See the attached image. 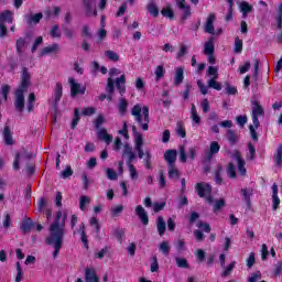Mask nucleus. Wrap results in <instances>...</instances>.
<instances>
[{
	"instance_id": "obj_3",
	"label": "nucleus",
	"mask_w": 282,
	"mask_h": 282,
	"mask_svg": "<svg viewBox=\"0 0 282 282\" xmlns=\"http://www.w3.org/2000/svg\"><path fill=\"white\" fill-rule=\"evenodd\" d=\"M131 113L134 117L135 122H139L141 129L143 131H149V123L151 122L149 119V107L137 104L131 109Z\"/></svg>"
},
{
	"instance_id": "obj_2",
	"label": "nucleus",
	"mask_w": 282,
	"mask_h": 282,
	"mask_svg": "<svg viewBox=\"0 0 282 282\" xmlns=\"http://www.w3.org/2000/svg\"><path fill=\"white\" fill-rule=\"evenodd\" d=\"M28 87H30V72L28 68L22 69V82L19 88L15 91V109L18 111H23L25 108V91H28Z\"/></svg>"
},
{
	"instance_id": "obj_63",
	"label": "nucleus",
	"mask_w": 282,
	"mask_h": 282,
	"mask_svg": "<svg viewBox=\"0 0 282 282\" xmlns=\"http://www.w3.org/2000/svg\"><path fill=\"white\" fill-rule=\"evenodd\" d=\"M177 268H188V261L184 258H176Z\"/></svg>"
},
{
	"instance_id": "obj_11",
	"label": "nucleus",
	"mask_w": 282,
	"mask_h": 282,
	"mask_svg": "<svg viewBox=\"0 0 282 282\" xmlns=\"http://www.w3.org/2000/svg\"><path fill=\"white\" fill-rule=\"evenodd\" d=\"M84 8L87 17H96L98 11L96 10V0H83Z\"/></svg>"
},
{
	"instance_id": "obj_48",
	"label": "nucleus",
	"mask_w": 282,
	"mask_h": 282,
	"mask_svg": "<svg viewBox=\"0 0 282 282\" xmlns=\"http://www.w3.org/2000/svg\"><path fill=\"white\" fill-rule=\"evenodd\" d=\"M154 74H155L156 80L164 78V74H165L164 66L163 65L156 66Z\"/></svg>"
},
{
	"instance_id": "obj_32",
	"label": "nucleus",
	"mask_w": 282,
	"mask_h": 282,
	"mask_svg": "<svg viewBox=\"0 0 282 282\" xmlns=\"http://www.w3.org/2000/svg\"><path fill=\"white\" fill-rule=\"evenodd\" d=\"M104 54L106 58H108V61H112V63H118V61H120V55L115 51L108 50Z\"/></svg>"
},
{
	"instance_id": "obj_54",
	"label": "nucleus",
	"mask_w": 282,
	"mask_h": 282,
	"mask_svg": "<svg viewBox=\"0 0 282 282\" xmlns=\"http://www.w3.org/2000/svg\"><path fill=\"white\" fill-rule=\"evenodd\" d=\"M166 187V176H164V172H159V188H165Z\"/></svg>"
},
{
	"instance_id": "obj_14",
	"label": "nucleus",
	"mask_w": 282,
	"mask_h": 282,
	"mask_svg": "<svg viewBox=\"0 0 282 282\" xmlns=\"http://www.w3.org/2000/svg\"><path fill=\"white\" fill-rule=\"evenodd\" d=\"M234 159L238 165V173H240L242 176L246 175V161L242 160L241 153L238 151L234 152Z\"/></svg>"
},
{
	"instance_id": "obj_19",
	"label": "nucleus",
	"mask_w": 282,
	"mask_h": 282,
	"mask_svg": "<svg viewBox=\"0 0 282 282\" xmlns=\"http://www.w3.org/2000/svg\"><path fill=\"white\" fill-rule=\"evenodd\" d=\"M85 281L86 282H100L98 275H96V270L88 268L85 271Z\"/></svg>"
},
{
	"instance_id": "obj_23",
	"label": "nucleus",
	"mask_w": 282,
	"mask_h": 282,
	"mask_svg": "<svg viewBox=\"0 0 282 282\" xmlns=\"http://www.w3.org/2000/svg\"><path fill=\"white\" fill-rule=\"evenodd\" d=\"M272 193L273 210H276V208H279V204H281V200L279 199V186L276 184H273Z\"/></svg>"
},
{
	"instance_id": "obj_21",
	"label": "nucleus",
	"mask_w": 282,
	"mask_h": 282,
	"mask_svg": "<svg viewBox=\"0 0 282 282\" xmlns=\"http://www.w3.org/2000/svg\"><path fill=\"white\" fill-rule=\"evenodd\" d=\"M204 54H215V39L209 37L208 41L204 44Z\"/></svg>"
},
{
	"instance_id": "obj_61",
	"label": "nucleus",
	"mask_w": 282,
	"mask_h": 282,
	"mask_svg": "<svg viewBox=\"0 0 282 282\" xmlns=\"http://www.w3.org/2000/svg\"><path fill=\"white\" fill-rule=\"evenodd\" d=\"M197 85L198 88L200 89V94H203V96H206V94H208L209 86L204 85V83H202V79L197 80Z\"/></svg>"
},
{
	"instance_id": "obj_56",
	"label": "nucleus",
	"mask_w": 282,
	"mask_h": 282,
	"mask_svg": "<svg viewBox=\"0 0 282 282\" xmlns=\"http://www.w3.org/2000/svg\"><path fill=\"white\" fill-rule=\"evenodd\" d=\"M63 180H67V177H72L74 175V171H72V166L67 165L66 169L61 173Z\"/></svg>"
},
{
	"instance_id": "obj_49",
	"label": "nucleus",
	"mask_w": 282,
	"mask_h": 282,
	"mask_svg": "<svg viewBox=\"0 0 282 282\" xmlns=\"http://www.w3.org/2000/svg\"><path fill=\"white\" fill-rule=\"evenodd\" d=\"M188 53V45L186 44H181L180 45V51L176 55V58H183V56H186V54Z\"/></svg>"
},
{
	"instance_id": "obj_59",
	"label": "nucleus",
	"mask_w": 282,
	"mask_h": 282,
	"mask_svg": "<svg viewBox=\"0 0 282 282\" xmlns=\"http://www.w3.org/2000/svg\"><path fill=\"white\" fill-rule=\"evenodd\" d=\"M176 134L180 135V138H186V130L184 129V126L182 123H177Z\"/></svg>"
},
{
	"instance_id": "obj_35",
	"label": "nucleus",
	"mask_w": 282,
	"mask_h": 282,
	"mask_svg": "<svg viewBox=\"0 0 282 282\" xmlns=\"http://www.w3.org/2000/svg\"><path fill=\"white\" fill-rule=\"evenodd\" d=\"M252 193L253 189L252 188H242L241 189V195H242V199L243 202H246L247 204H250V197H252Z\"/></svg>"
},
{
	"instance_id": "obj_37",
	"label": "nucleus",
	"mask_w": 282,
	"mask_h": 282,
	"mask_svg": "<svg viewBox=\"0 0 282 282\" xmlns=\"http://www.w3.org/2000/svg\"><path fill=\"white\" fill-rule=\"evenodd\" d=\"M159 249L160 251L166 256L170 254L171 252V245L169 243V241H162L160 245H159Z\"/></svg>"
},
{
	"instance_id": "obj_62",
	"label": "nucleus",
	"mask_w": 282,
	"mask_h": 282,
	"mask_svg": "<svg viewBox=\"0 0 282 282\" xmlns=\"http://www.w3.org/2000/svg\"><path fill=\"white\" fill-rule=\"evenodd\" d=\"M281 272H282V262L279 261L274 264V268H273V274L274 276H280L281 275Z\"/></svg>"
},
{
	"instance_id": "obj_42",
	"label": "nucleus",
	"mask_w": 282,
	"mask_h": 282,
	"mask_svg": "<svg viewBox=\"0 0 282 282\" xmlns=\"http://www.w3.org/2000/svg\"><path fill=\"white\" fill-rule=\"evenodd\" d=\"M234 51L236 52V54H241V52L243 51V41L241 39L236 37Z\"/></svg>"
},
{
	"instance_id": "obj_52",
	"label": "nucleus",
	"mask_w": 282,
	"mask_h": 282,
	"mask_svg": "<svg viewBox=\"0 0 282 282\" xmlns=\"http://www.w3.org/2000/svg\"><path fill=\"white\" fill-rule=\"evenodd\" d=\"M106 175L108 180H111L112 182H116V180H118V173H116L113 169H106Z\"/></svg>"
},
{
	"instance_id": "obj_33",
	"label": "nucleus",
	"mask_w": 282,
	"mask_h": 282,
	"mask_svg": "<svg viewBox=\"0 0 282 282\" xmlns=\"http://www.w3.org/2000/svg\"><path fill=\"white\" fill-rule=\"evenodd\" d=\"M127 107H129V101H127V99L124 98L119 99L118 109L121 116H124V113H127Z\"/></svg>"
},
{
	"instance_id": "obj_41",
	"label": "nucleus",
	"mask_w": 282,
	"mask_h": 282,
	"mask_svg": "<svg viewBox=\"0 0 282 282\" xmlns=\"http://www.w3.org/2000/svg\"><path fill=\"white\" fill-rule=\"evenodd\" d=\"M227 175L231 180H235V177H237V167H235V164H232V163L228 164V166H227Z\"/></svg>"
},
{
	"instance_id": "obj_46",
	"label": "nucleus",
	"mask_w": 282,
	"mask_h": 282,
	"mask_svg": "<svg viewBox=\"0 0 282 282\" xmlns=\"http://www.w3.org/2000/svg\"><path fill=\"white\" fill-rule=\"evenodd\" d=\"M105 115H98L96 117V119L94 120V124H95V128L98 130V129H101L100 127H102V124H105Z\"/></svg>"
},
{
	"instance_id": "obj_60",
	"label": "nucleus",
	"mask_w": 282,
	"mask_h": 282,
	"mask_svg": "<svg viewBox=\"0 0 282 282\" xmlns=\"http://www.w3.org/2000/svg\"><path fill=\"white\" fill-rule=\"evenodd\" d=\"M45 14H47V17H58V14H61V8L59 7H53V9L51 11L47 10L45 12Z\"/></svg>"
},
{
	"instance_id": "obj_4",
	"label": "nucleus",
	"mask_w": 282,
	"mask_h": 282,
	"mask_svg": "<svg viewBox=\"0 0 282 282\" xmlns=\"http://www.w3.org/2000/svg\"><path fill=\"white\" fill-rule=\"evenodd\" d=\"M213 191V187H210V184L207 183H197L196 184V193L198 197H202L205 199L207 204H214L215 199L210 195Z\"/></svg>"
},
{
	"instance_id": "obj_30",
	"label": "nucleus",
	"mask_w": 282,
	"mask_h": 282,
	"mask_svg": "<svg viewBox=\"0 0 282 282\" xmlns=\"http://www.w3.org/2000/svg\"><path fill=\"white\" fill-rule=\"evenodd\" d=\"M123 155H128L129 158V164L135 160V154L133 153V150L131 149V145L129 143H126L123 147Z\"/></svg>"
},
{
	"instance_id": "obj_50",
	"label": "nucleus",
	"mask_w": 282,
	"mask_h": 282,
	"mask_svg": "<svg viewBox=\"0 0 282 282\" xmlns=\"http://www.w3.org/2000/svg\"><path fill=\"white\" fill-rule=\"evenodd\" d=\"M273 160H274V163L278 165V166H281V163H282V145H280L278 148V152L276 154L273 156Z\"/></svg>"
},
{
	"instance_id": "obj_9",
	"label": "nucleus",
	"mask_w": 282,
	"mask_h": 282,
	"mask_svg": "<svg viewBox=\"0 0 282 282\" xmlns=\"http://www.w3.org/2000/svg\"><path fill=\"white\" fill-rule=\"evenodd\" d=\"M74 235H79V239L86 250H89V236H87V229L85 224L79 225L77 231H74Z\"/></svg>"
},
{
	"instance_id": "obj_13",
	"label": "nucleus",
	"mask_w": 282,
	"mask_h": 282,
	"mask_svg": "<svg viewBox=\"0 0 282 282\" xmlns=\"http://www.w3.org/2000/svg\"><path fill=\"white\" fill-rule=\"evenodd\" d=\"M216 17L214 13H210L205 22V32L207 34H215V21Z\"/></svg>"
},
{
	"instance_id": "obj_36",
	"label": "nucleus",
	"mask_w": 282,
	"mask_h": 282,
	"mask_svg": "<svg viewBox=\"0 0 282 282\" xmlns=\"http://www.w3.org/2000/svg\"><path fill=\"white\" fill-rule=\"evenodd\" d=\"M183 80H184V68L180 66L176 68V73H175V85H181Z\"/></svg>"
},
{
	"instance_id": "obj_25",
	"label": "nucleus",
	"mask_w": 282,
	"mask_h": 282,
	"mask_svg": "<svg viewBox=\"0 0 282 282\" xmlns=\"http://www.w3.org/2000/svg\"><path fill=\"white\" fill-rule=\"evenodd\" d=\"M147 10L151 17H160V9L158 8V3H155V1H150L147 6Z\"/></svg>"
},
{
	"instance_id": "obj_40",
	"label": "nucleus",
	"mask_w": 282,
	"mask_h": 282,
	"mask_svg": "<svg viewBox=\"0 0 282 282\" xmlns=\"http://www.w3.org/2000/svg\"><path fill=\"white\" fill-rule=\"evenodd\" d=\"M165 206H166V202L164 200L154 202L152 204V210H154V213H160V210H164Z\"/></svg>"
},
{
	"instance_id": "obj_55",
	"label": "nucleus",
	"mask_w": 282,
	"mask_h": 282,
	"mask_svg": "<svg viewBox=\"0 0 282 282\" xmlns=\"http://www.w3.org/2000/svg\"><path fill=\"white\" fill-rule=\"evenodd\" d=\"M15 45H17V52L18 54H22L23 53V48L25 47V40L23 39H19L17 42H15Z\"/></svg>"
},
{
	"instance_id": "obj_53",
	"label": "nucleus",
	"mask_w": 282,
	"mask_h": 282,
	"mask_svg": "<svg viewBox=\"0 0 282 282\" xmlns=\"http://www.w3.org/2000/svg\"><path fill=\"white\" fill-rule=\"evenodd\" d=\"M89 202H91V199L87 196H82L79 199V208L80 210L85 212L86 208L85 206H87V204H89Z\"/></svg>"
},
{
	"instance_id": "obj_22",
	"label": "nucleus",
	"mask_w": 282,
	"mask_h": 282,
	"mask_svg": "<svg viewBox=\"0 0 282 282\" xmlns=\"http://www.w3.org/2000/svg\"><path fill=\"white\" fill-rule=\"evenodd\" d=\"M3 140L6 144H14V140L12 139V131H10V127L6 126L2 131Z\"/></svg>"
},
{
	"instance_id": "obj_58",
	"label": "nucleus",
	"mask_w": 282,
	"mask_h": 282,
	"mask_svg": "<svg viewBox=\"0 0 282 282\" xmlns=\"http://www.w3.org/2000/svg\"><path fill=\"white\" fill-rule=\"evenodd\" d=\"M131 180H138V170L131 163L128 164Z\"/></svg>"
},
{
	"instance_id": "obj_31",
	"label": "nucleus",
	"mask_w": 282,
	"mask_h": 282,
	"mask_svg": "<svg viewBox=\"0 0 282 282\" xmlns=\"http://www.w3.org/2000/svg\"><path fill=\"white\" fill-rule=\"evenodd\" d=\"M34 227V223H32V219L30 218H24L21 225V230L24 232H30L32 228Z\"/></svg>"
},
{
	"instance_id": "obj_51",
	"label": "nucleus",
	"mask_w": 282,
	"mask_h": 282,
	"mask_svg": "<svg viewBox=\"0 0 282 282\" xmlns=\"http://www.w3.org/2000/svg\"><path fill=\"white\" fill-rule=\"evenodd\" d=\"M79 120H80V110L76 108L74 112V119L72 121V129H76V126L78 124Z\"/></svg>"
},
{
	"instance_id": "obj_57",
	"label": "nucleus",
	"mask_w": 282,
	"mask_h": 282,
	"mask_svg": "<svg viewBox=\"0 0 282 282\" xmlns=\"http://www.w3.org/2000/svg\"><path fill=\"white\" fill-rule=\"evenodd\" d=\"M96 113V107H86L82 109V116H94Z\"/></svg>"
},
{
	"instance_id": "obj_45",
	"label": "nucleus",
	"mask_w": 282,
	"mask_h": 282,
	"mask_svg": "<svg viewBox=\"0 0 282 282\" xmlns=\"http://www.w3.org/2000/svg\"><path fill=\"white\" fill-rule=\"evenodd\" d=\"M41 19H43V13H36L34 15H31L28 19L26 23H28V25H32V23L36 24V23H39V21H41Z\"/></svg>"
},
{
	"instance_id": "obj_20",
	"label": "nucleus",
	"mask_w": 282,
	"mask_h": 282,
	"mask_svg": "<svg viewBox=\"0 0 282 282\" xmlns=\"http://www.w3.org/2000/svg\"><path fill=\"white\" fill-rule=\"evenodd\" d=\"M124 83H127V77H124V75H121L116 79V87L121 96L127 91Z\"/></svg>"
},
{
	"instance_id": "obj_1",
	"label": "nucleus",
	"mask_w": 282,
	"mask_h": 282,
	"mask_svg": "<svg viewBox=\"0 0 282 282\" xmlns=\"http://www.w3.org/2000/svg\"><path fill=\"white\" fill-rule=\"evenodd\" d=\"M47 219H53V223L50 226V235L46 237L45 242L54 248L53 259H56L58 257V252H61V249L63 248V237H65V219H67V214H48Z\"/></svg>"
},
{
	"instance_id": "obj_26",
	"label": "nucleus",
	"mask_w": 282,
	"mask_h": 282,
	"mask_svg": "<svg viewBox=\"0 0 282 282\" xmlns=\"http://www.w3.org/2000/svg\"><path fill=\"white\" fill-rule=\"evenodd\" d=\"M239 10L242 13V19H246L249 12L252 10V6L247 1H242L239 3Z\"/></svg>"
},
{
	"instance_id": "obj_29",
	"label": "nucleus",
	"mask_w": 282,
	"mask_h": 282,
	"mask_svg": "<svg viewBox=\"0 0 282 282\" xmlns=\"http://www.w3.org/2000/svg\"><path fill=\"white\" fill-rule=\"evenodd\" d=\"M156 228L160 237H162L164 232H166V223L164 221V218H162V216L158 218Z\"/></svg>"
},
{
	"instance_id": "obj_24",
	"label": "nucleus",
	"mask_w": 282,
	"mask_h": 282,
	"mask_svg": "<svg viewBox=\"0 0 282 282\" xmlns=\"http://www.w3.org/2000/svg\"><path fill=\"white\" fill-rule=\"evenodd\" d=\"M167 176L170 180H180V170L175 167V164L167 165Z\"/></svg>"
},
{
	"instance_id": "obj_7",
	"label": "nucleus",
	"mask_w": 282,
	"mask_h": 282,
	"mask_svg": "<svg viewBox=\"0 0 282 282\" xmlns=\"http://www.w3.org/2000/svg\"><path fill=\"white\" fill-rule=\"evenodd\" d=\"M68 83L70 85V95L74 97L78 95H84L87 88L85 86H82L77 83V80L74 77L68 78Z\"/></svg>"
},
{
	"instance_id": "obj_15",
	"label": "nucleus",
	"mask_w": 282,
	"mask_h": 282,
	"mask_svg": "<svg viewBox=\"0 0 282 282\" xmlns=\"http://www.w3.org/2000/svg\"><path fill=\"white\" fill-rule=\"evenodd\" d=\"M164 160L167 162V166H171V164H175L177 161V150H167L164 153Z\"/></svg>"
},
{
	"instance_id": "obj_16",
	"label": "nucleus",
	"mask_w": 282,
	"mask_h": 282,
	"mask_svg": "<svg viewBox=\"0 0 282 282\" xmlns=\"http://www.w3.org/2000/svg\"><path fill=\"white\" fill-rule=\"evenodd\" d=\"M21 158H26L28 160H30V158H32V154L28 152L17 153L15 159L13 161L14 171H19V169H21Z\"/></svg>"
},
{
	"instance_id": "obj_38",
	"label": "nucleus",
	"mask_w": 282,
	"mask_h": 282,
	"mask_svg": "<svg viewBox=\"0 0 282 282\" xmlns=\"http://www.w3.org/2000/svg\"><path fill=\"white\" fill-rule=\"evenodd\" d=\"M227 140L231 144H236V142H239V135H237V132H235L234 130H228L227 131Z\"/></svg>"
},
{
	"instance_id": "obj_10",
	"label": "nucleus",
	"mask_w": 282,
	"mask_h": 282,
	"mask_svg": "<svg viewBox=\"0 0 282 282\" xmlns=\"http://www.w3.org/2000/svg\"><path fill=\"white\" fill-rule=\"evenodd\" d=\"M176 6L181 10L182 19L186 20L191 17V6L186 4V0H176Z\"/></svg>"
},
{
	"instance_id": "obj_27",
	"label": "nucleus",
	"mask_w": 282,
	"mask_h": 282,
	"mask_svg": "<svg viewBox=\"0 0 282 282\" xmlns=\"http://www.w3.org/2000/svg\"><path fill=\"white\" fill-rule=\"evenodd\" d=\"M61 50L58 44H51L42 50V56H47V54H54Z\"/></svg>"
},
{
	"instance_id": "obj_39",
	"label": "nucleus",
	"mask_w": 282,
	"mask_h": 282,
	"mask_svg": "<svg viewBox=\"0 0 282 282\" xmlns=\"http://www.w3.org/2000/svg\"><path fill=\"white\" fill-rule=\"evenodd\" d=\"M207 74L210 76V79L219 78V69L216 66H209L207 68Z\"/></svg>"
},
{
	"instance_id": "obj_64",
	"label": "nucleus",
	"mask_w": 282,
	"mask_h": 282,
	"mask_svg": "<svg viewBox=\"0 0 282 282\" xmlns=\"http://www.w3.org/2000/svg\"><path fill=\"white\" fill-rule=\"evenodd\" d=\"M282 25V3L278 6V28Z\"/></svg>"
},
{
	"instance_id": "obj_47",
	"label": "nucleus",
	"mask_w": 282,
	"mask_h": 282,
	"mask_svg": "<svg viewBox=\"0 0 282 282\" xmlns=\"http://www.w3.org/2000/svg\"><path fill=\"white\" fill-rule=\"evenodd\" d=\"M36 100V96L34 95V93H31L29 95V98H28V106H26V109L28 111H32V109H34V101Z\"/></svg>"
},
{
	"instance_id": "obj_43",
	"label": "nucleus",
	"mask_w": 282,
	"mask_h": 282,
	"mask_svg": "<svg viewBox=\"0 0 282 282\" xmlns=\"http://www.w3.org/2000/svg\"><path fill=\"white\" fill-rule=\"evenodd\" d=\"M161 14L166 19H173V17H175V13L173 12V9H171V7H164L161 10Z\"/></svg>"
},
{
	"instance_id": "obj_18",
	"label": "nucleus",
	"mask_w": 282,
	"mask_h": 282,
	"mask_svg": "<svg viewBox=\"0 0 282 282\" xmlns=\"http://www.w3.org/2000/svg\"><path fill=\"white\" fill-rule=\"evenodd\" d=\"M221 147L219 145V142L214 141L209 144V152L207 153L206 159L207 160H213V155H217L219 153V150Z\"/></svg>"
},
{
	"instance_id": "obj_5",
	"label": "nucleus",
	"mask_w": 282,
	"mask_h": 282,
	"mask_svg": "<svg viewBox=\"0 0 282 282\" xmlns=\"http://www.w3.org/2000/svg\"><path fill=\"white\" fill-rule=\"evenodd\" d=\"M178 155L180 161L186 163V160H192V162L197 158V148L191 147L188 148L187 155H186V148L184 145H180L178 148Z\"/></svg>"
},
{
	"instance_id": "obj_34",
	"label": "nucleus",
	"mask_w": 282,
	"mask_h": 282,
	"mask_svg": "<svg viewBox=\"0 0 282 282\" xmlns=\"http://www.w3.org/2000/svg\"><path fill=\"white\" fill-rule=\"evenodd\" d=\"M63 98V85L61 83H57L54 89V100L55 102H58Z\"/></svg>"
},
{
	"instance_id": "obj_17",
	"label": "nucleus",
	"mask_w": 282,
	"mask_h": 282,
	"mask_svg": "<svg viewBox=\"0 0 282 282\" xmlns=\"http://www.w3.org/2000/svg\"><path fill=\"white\" fill-rule=\"evenodd\" d=\"M12 21H14V13L12 11L7 10L0 14V23L6 25V23H12Z\"/></svg>"
},
{
	"instance_id": "obj_28",
	"label": "nucleus",
	"mask_w": 282,
	"mask_h": 282,
	"mask_svg": "<svg viewBox=\"0 0 282 282\" xmlns=\"http://www.w3.org/2000/svg\"><path fill=\"white\" fill-rule=\"evenodd\" d=\"M191 120H193L194 127L198 126L202 122V117H199V115L197 113V108H195V105H192Z\"/></svg>"
},
{
	"instance_id": "obj_12",
	"label": "nucleus",
	"mask_w": 282,
	"mask_h": 282,
	"mask_svg": "<svg viewBox=\"0 0 282 282\" xmlns=\"http://www.w3.org/2000/svg\"><path fill=\"white\" fill-rule=\"evenodd\" d=\"M97 138L98 140H101V142H106V144H111V142H113V135L109 134L105 128L97 130Z\"/></svg>"
},
{
	"instance_id": "obj_8",
	"label": "nucleus",
	"mask_w": 282,
	"mask_h": 282,
	"mask_svg": "<svg viewBox=\"0 0 282 282\" xmlns=\"http://www.w3.org/2000/svg\"><path fill=\"white\" fill-rule=\"evenodd\" d=\"M263 116V107L259 101H252V122L256 129H259V117Z\"/></svg>"
},
{
	"instance_id": "obj_6",
	"label": "nucleus",
	"mask_w": 282,
	"mask_h": 282,
	"mask_svg": "<svg viewBox=\"0 0 282 282\" xmlns=\"http://www.w3.org/2000/svg\"><path fill=\"white\" fill-rule=\"evenodd\" d=\"M133 135H134V149L139 153V159L142 160L144 158V150L142 149V145L144 144V139L135 130V126L132 127Z\"/></svg>"
},
{
	"instance_id": "obj_44",
	"label": "nucleus",
	"mask_w": 282,
	"mask_h": 282,
	"mask_svg": "<svg viewBox=\"0 0 282 282\" xmlns=\"http://www.w3.org/2000/svg\"><path fill=\"white\" fill-rule=\"evenodd\" d=\"M207 85L212 89H216V91H221V83L217 82V79H209Z\"/></svg>"
}]
</instances>
